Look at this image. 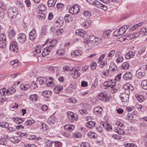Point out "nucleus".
I'll return each mask as SVG.
<instances>
[{"mask_svg":"<svg viewBox=\"0 0 147 147\" xmlns=\"http://www.w3.org/2000/svg\"><path fill=\"white\" fill-rule=\"evenodd\" d=\"M77 100L74 98H70L67 99V102H68L75 103Z\"/></svg>","mask_w":147,"mask_h":147,"instance_id":"603ef678","label":"nucleus"},{"mask_svg":"<svg viewBox=\"0 0 147 147\" xmlns=\"http://www.w3.org/2000/svg\"><path fill=\"white\" fill-rule=\"evenodd\" d=\"M95 123L93 121H90L87 123L86 126L87 127L90 129L93 128L95 125Z\"/></svg>","mask_w":147,"mask_h":147,"instance_id":"aec40b11","label":"nucleus"},{"mask_svg":"<svg viewBox=\"0 0 147 147\" xmlns=\"http://www.w3.org/2000/svg\"><path fill=\"white\" fill-rule=\"evenodd\" d=\"M57 0H49L47 2L48 6L52 7L54 6Z\"/></svg>","mask_w":147,"mask_h":147,"instance_id":"4be33fe9","label":"nucleus"},{"mask_svg":"<svg viewBox=\"0 0 147 147\" xmlns=\"http://www.w3.org/2000/svg\"><path fill=\"white\" fill-rule=\"evenodd\" d=\"M146 47H143L138 51V53L141 55L145 51Z\"/></svg>","mask_w":147,"mask_h":147,"instance_id":"e2e57ef3","label":"nucleus"},{"mask_svg":"<svg viewBox=\"0 0 147 147\" xmlns=\"http://www.w3.org/2000/svg\"><path fill=\"white\" fill-rule=\"evenodd\" d=\"M9 49L11 51L15 52H17L18 46L17 42L16 41L12 42L10 45Z\"/></svg>","mask_w":147,"mask_h":147,"instance_id":"423d86ee","label":"nucleus"},{"mask_svg":"<svg viewBox=\"0 0 147 147\" xmlns=\"http://www.w3.org/2000/svg\"><path fill=\"white\" fill-rule=\"evenodd\" d=\"M9 34L10 37H13L15 35V33L13 30H11L9 31Z\"/></svg>","mask_w":147,"mask_h":147,"instance_id":"49530a36","label":"nucleus"},{"mask_svg":"<svg viewBox=\"0 0 147 147\" xmlns=\"http://www.w3.org/2000/svg\"><path fill=\"white\" fill-rule=\"evenodd\" d=\"M18 39L19 42L23 43L26 39V36L24 34L21 33L19 34L18 36Z\"/></svg>","mask_w":147,"mask_h":147,"instance_id":"9b49d317","label":"nucleus"},{"mask_svg":"<svg viewBox=\"0 0 147 147\" xmlns=\"http://www.w3.org/2000/svg\"><path fill=\"white\" fill-rule=\"evenodd\" d=\"M83 14L87 18H89L91 16V13L87 11H84L83 12Z\"/></svg>","mask_w":147,"mask_h":147,"instance_id":"a19ab883","label":"nucleus"},{"mask_svg":"<svg viewBox=\"0 0 147 147\" xmlns=\"http://www.w3.org/2000/svg\"><path fill=\"white\" fill-rule=\"evenodd\" d=\"M10 140L11 142L14 143H17L19 141L16 137H11L10 138Z\"/></svg>","mask_w":147,"mask_h":147,"instance_id":"58836bf2","label":"nucleus"},{"mask_svg":"<svg viewBox=\"0 0 147 147\" xmlns=\"http://www.w3.org/2000/svg\"><path fill=\"white\" fill-rule=\"evenodd\" d=\"M39 10L42 12V11H45L46 10V8L45 5L43 4H40L39 6Z\"/></svg>","mask_w":147,"mask_h":147,"instance_id":"de8ad7c7","label":"nucleus"},{"mask_svg":"<svg viewBox=\"0 0 147 147\" xmlns=\"http://www.w3.org/2000/svg\"><path fill=\"white\" fill-rule=\"evenodd\" d=\"M137 99L140 102H142L144 99V97L142 95L137 94L136 95Z\"/></svg>","mask_w":147,"mask_h":147,"instance_id":"c9c22d12","label":"nucleus"},{"mask_svg":"<svg viewBox=\"0 0 147 147\" xmlns=\"http://www.w3.org/2000/svg\"><path fill=\"white\" fill-rule=\"evenodd\" d=\"M63 32V30L62 28H59L57 29L56 33L57 35H59Z\"/></svg>","mask_w":147,"mask_h":147,"instance_id":"13d9d810","label":"nucleus"},{"mask_svg":"<svg viewBox=\"0 0 147 147\" xmlns=\"http://www.w3.org/2000/svg\"><path fill=\"white\" fill-rule=\"evenodd\" d=\"M133 77V75L131 73L127 71L126 72L123 76V78L126 80H129L131 79Z\"/></svg>","mask_w":147,"mask_h":147,"instance_id":"ddd939ff","label":"nucleus"},{"mask_svg":"<svg viewBox=\"0 0 147 147\" xmlns=\"http://www.w3.org/2000/svg\"><path fill=\"white\" fill-rule=\"evenodd\" d=\"M56 121V118L53 117L49 118L47 121V122L50 125L55 123Z\"/></svg>","mask_w":147,"mask_h":147,"instance_id":"b1692460","label":"nucleus"},{"mask_svg":"<svg viewBox=\"0 0 147 147\" xmlns=\"http://www.w3.org/2000/svg\"><path fill=\"white\" fill-rule=\"evenodd\" d=\"M110 69L114 71L117 69V67L116 65L114 63H111L110 65Z\"/></svg>","mask_w":147,"mask_h":147,"instance_id":"7c9ffc66","label":"nucleus"},{"mask_svg":"<svg viewBox=\"0 0 147 147\" xmlns=\"http://www.w3.org/2000/svg\"><path fill=\"white\" fill-rule=\"evenodd\" d=\"M37 16L38 18L40 20L43 19L45 17V14L41 11H40L38 13Z\"/></svg>","mask_w":147,"mask_h":147,"instance_id":"2f4dec72","label":"nucleus"},{"mask_svg":"<svg viewBox=\"0 0 147 147\" xmlns=\"http://www.w3.org/2000/svg\"><path fill=\"white\" fill-rule=\"evenodd\" d=\"M141 85L142 87L145 90H147V80H144L141 82Z\"/></svg>","mask_w":147,"mask_h":147,"instance_id":"bb28decb","label":"nucleus"},{"mask_svg":"<svg viewBox=\"0 0 147 147\" xmlns=\"http://www.w3.org/2000/svg\"><path fill=\"white\" fill-rule=\"evenodd\" d=\"M64 53V51L63 50L59 49L56 52V54L58 55H61Z\"/></svg>","mask_w":147,"mask_h":147,"instance_id":"bf43d9fd","label":"nucleus"},{"mask_svg":"<svg viewBox=\"0 0 147 147\" xmlns=\"http://www.w3.org/2000/svg\"><path fill=\"white\" fill-rule=\"evenodd\" d=\"M123 88L124 89H128L132 91L134 90V87L131 85H129V86H127V85H125L123 86Z\"/></svg>","mask_w":147,"mask_h":147,"instance_id":"3c124183","label":"nucleus"},{"mask_svg":"<svg viewBox=\"0 0 147 147\" xmlns=\"http://www.w3.org/2000/svg\"><path fill=\"white\" fill-rule=\"evenodd\" d=\"M42 128L43 130L46 131L48 129V127L47 125L45 123H42Z\"/></svg>","mask_w":147,"mask_h":147,"instance_id":"6e6d98bb","label":"nucleus"},{"mask_svg":"<svg viewBox=\"0 0 147 147\" xmlns=\"http://www.w3.org/2000/svg\"><path fill=\"white\" fill-rule=\"evenodd\" d=\"M13 120L17 124H20L22 123L24 121V119L22 118H13Z\"/></svg>","mask_w":147,"mask_h":147,"instance_id":"a211bd4d","label":"nucleus"},{"mask_svg":"<svg viewBox=\"0 0 147 147\" xmlns=\"http://www.w3.org/2000/svg\"><path fill=\"white\" fill-rule=\"evenodd\" d=\"M81 147H90L89 144L87 142L82 143L80 145Z\"/></svg>","mask_w":147,"mask_h":147,"instance_id":"052dcab7","label":"nucleus"},{"mask_svg":"<svg viewBox=\"0 0 147 147\" xmlns=\"http://www.w3.org/2000/svg\"><path fill=\"white\" fill-rule=\"evenodd\" d=\"M96 66L97 64L96 62L92 63L90 65L91 68L92 70L94 69L96 67Z\"/></svg>","mask_w":147,"mask_h":147,"instance_id":"4d7b16f0","label":"nucleus"},{"mask_svg":"<svg viewBox=\"0 0 147 147\" xmlns=\"http://www.w3.org/2000/svg\"><path fill=\"white\" fill-rule=\"evenodd\" d=\"M80 69L79 67H76L71 68V74L75 79L78 78L80 76V73L78 72Z\"/></svg>","mask_w":147,"mask_h":147,"instance_id":"7ed1b4c3","label":"nucleus"},{"mask_svg":"<svg viewBox=\"0 0 147 147\" xmlns=\"http://www.w3.org/2000/svg\"><path fill=\"white\" fill-rule=\"evenodd\" d=\"M52 94V92L50 91H45L42 93V95L45 97L47 98L49 97Z\"/></svg>","mask_w":147,"mask_h":147,"instance_id":"c756f323","label":"nucleus"},{"mask_svg":"<svg viewBox=\"0 0 147 147\" xmlns=\"http://www.w3.org/2000/svg\"><path fill=\"white\" fill-rule=\"evenodd\" d=\"M69 11L71 14H78L80 11L79 6L78 4H75L72 7L70 8Z\"/></svg>","mask_w":147,"mask_h":147,"instance_id":"20e7f679","label":"nucleus"},{"mask_svg":"<svg viewBox=\"0 0 147 147\" xmlns=\"http://www.w3.org/2000/svg\"><path fill=\"white\" fill-rule=\"evenodd\" d=\"M6 143V140L5 138H0V144L5 145Z\"/></svg>","mask_w":147,"mask_h":147,"instance_id":"09e8293b","label":"nucleus"},{"mask_svg":"<svg viewBox=\"0 0 147 147\" xmlns=\"http://www.w3.org/2000/svg\"><path fill=\"white\" fill-rule=\"evenodd\" d=\"M115 52V50H112L108 54V56L110 59H111L112 57L114 55Z\"/></svg>","mask_w":147,"mask_h":147,"instance_id":"37998d69","label":"nucleus"},{"mask_svg":"<svg viewBox=\"0 0 147 147\" xmlns=\"http://www.w3.org/2000/svg\"><path fill=\"white\" fill-rule=\"evenodd\" d=\"M34 121L32 119H29L27 121L25 122V124L27 125H30L34 123Z\"/></svg>","mask_w":147,"mask_h":147,"instance_id":"c03bdc74","label":"nucleus"},{"mask_svg":"<svg viewBox=\"0 0 147 147\" xmlns=\"http://www.w3.org/2000/svg\"><path fill=\"white\" fill-rule=\"evenodd\" d=\"M49 70L53 73L55 72L58 70V68L55 67L50 66L49 67Z\"/></svg>","mask_w":147,"mask_h":147,"instance_id":"a18cd8bd","label":"nucleus"},{"mask_svg":"<svg viewBox=\"0 0 147 147\" xmlns=\"http://www.w3.org/2000/svg\"><path fill=\"white\" fill-rule=\"evenodd\" d=\"M65 127L67 130L71 131L74 128V126L73 125H65Z\"/></svg>","mask_w":147,"mask_h":147,"instance_id":"4c0bfd02","label":"nucleus"},{"mask_svg":"<svg viewBox=\"0 0 147 147\" xmlns=\"http://www.w3.org/2000/svg\"><path fill=\"white\" fill-rule=\"evenodd\" d=\"M91 24L90 20L86 21L83 22V25L85 28H87L90 26Z\"/></svg>","mask_w":147,"mask_h":147,"instance_id":"72a5a7b5","label":"nucleus"},{"mask_svg":"<svg viewBox=\"0 0 147 147\" xmlns=\"http://www.w3.org/2000/svg\"><path fill=\"white\" fill-rule=\"evenodd\" d=\"M20 88L23 90H25L29 89L30 86L28 84L24 85V84H22L20 85Z\"/></svg>","mask_w":147,"mask_h":147,"instance_id":"c85d7f7f","label":"nucleus"},{"mask_svg":"<svg viewBox=\"0 0 147 147\" xmlns=\"http://www.w3.org/2000/svg\"><path fill=\"white\" fill-rule=\"evenodd\" d=\"M109 82H105L104 84V86L106 87H110L111 89V92L112 93H114L116 92L117 91V89L116 88L115 86V85H110L109 84Z\"/></svg>","mask_w":147,"mask_h":147,"instance_id":"39448f33","label":"nucleus"},{"mask_svg":"<svg viewBox=\"0 0 147 147\" xmlns=\"http://www.w3.org/2000/svg\"><path fill=\"white\" fill-rule=\"evenodd\" d=\"M0 7L3 10H4L6 9V6L5 4L3 3H0Z\"/></svg>","mask_w":147,"mask_h":147,"instance_id":"69168bd1","label":"nucleus"},{"mask_svg":"<svg viewBox=\"0 0 147 147\" xmlns=\"http://www.w3.org/2000/svg\"><path fill=\"white\" fill-rule=\"evenodd\" d=\"M119 53H116L115 54L116 55L118 56L116 60V62L117 63H121L123 60V57L121 55H119Z\"/></svg>","mask_w":147,"mask_h":147,"instance_id":"6ab92c4d","label":"nucleus"},{"mask_svg":"<svg viewBox=\"0 0 147 147\" xmlns=\"http://www.w3.org/2000/svg\"><path fill=\"white\" fill-rule=\"evenodd\" d=\"M143 24V23L142 22H140L138 24H136L133 26L132 28H130V30H131L132 31H133L136 29L139 26H141Z\"/></svg>","mask_w":147,"mask_h":147,"instance_id":"f704fd0d","label":"nucleus"},{"mask_svg":"<svg viewBox=\"0 0 147 147\" xmlns=\"http://www.w3.org/2000/svg\"><path fill=\"white\" fill-rule=\"evenodd\" d=\"M129 96L128 94H125L122 93L120 95V97L122 100L124 102H127L128 100Z\"/></svg>","mask_w":147,"mask_h":147,"instance_id":"4468645a","label":"nucleus"},{"mask_svg":"<svg viewBox=\"0 0 147 147\" xmlns=\"http://www.w3.org/2000/svg\"><path fill=\"white\" fill-rule=\"evenodd\" d=\"M111 32V31L109 30L105 31L102 34L103 37L105 38H108L110 36Z\"/></svg>","mask_w":147,"mask_h":147,"instance_id":"5701e85b","label":"nucleus"},{"mask_svg":"<svg viewBox=\"0 0 147 147\" xmlns=\"http://www.w3.org/2000/svg\"><path fill=\"white\" fill-rule=\"evenodd\" d=\"M102 111V109L101 107H98L95 108L94 109V112L95 114H100Z\"/></svg>","mask_w":147,"mask_h":147,"instance_id":"a878e982","label":"nucleus"},{"mask_svg":"<svg viewBox=\"0 0 147 147\" xmlns=\"http://www.w3.org/2000/svg\"><path fill=\"white\" fill-rule=\"evenodd\" d=\"M64 19L65 22H69L72 21L73 18L70 15L66 14L64 17Z\"/></svg>","mask_w":147,"mask_h":147,"instance_id":"393cba45","label":"nucleus"},{"mask_svg":"<svg viewBox=\"0 0 147 147\" xmlns=\"http://www.w3.org/2000/svg\"><path fill=\"white\" fill-rule=\"evenodd\" d=\"M9 126V124L6 122H1L0 123V126L1 127L6 128L8 127Z\"/></svg>","mask_w":147,"mask_h":147,"instance_id":"79ce46f5","label":"nucleus"},{"mask_svg":"<svg viewBox=\"0 0 147 147\" xmlns=\"http://www.w3.org/2000/svg\"><path fill=\"white\" fill-rule=\"evenodd\" d=\"M128 28V26L127 25H124L123 26L121 27L119 29V30L120 31L121 35H123L126 32V30Z\"/></svg>","mask_w":147,"mask_h":147,"instance_id":"dca6fc26","label":"nucleus"},{"mask_svg":"<svg viewBox=\"0 0 147 147\" xmlns=\"http://www.w3.org/2000/svg\"><path fill=\"white\" fill-rule=\"evenodd\" d=\"M37 80H38L40 84H45L47 80L46 78L43 77L38 78Z\"/></svg>","mask_w":147,"mask_h":147,"instance_id":"e433bc0d","label":"nucleus"},{"mask_svg":"<svg viewBox=\"0 0 147 147\" xmlns=\"http://www.w3.org/2000/svg\"><path fill=\"white\" fill-rule=\"evenodd\" d=\"M113 34L114 36H117L121 35L119 29L115 31L114 32Z\"/></svg>","mask_w":147,"mask_h":147,"instance_id":"5fc2aeb1","label":"nucleus"},{"mask_svg":"<svg viewBox=\"0 0 147 147\" xmlns=\"http://www.w3.org/2000/svg\"><path fill=\"white\" fill-rule=\"evenodd\" d=\"M41 49L40 46L36 47L35 49V51L37 53H40L41 52Z\"/></svg>","mask_w":147,"mask_h":147,"instance_id":"774afa93","label":"nucleus"},{"mask_svg":"<svg viewBox=\"0 0 147 147\" xmlns=\"http://www.w3.org/2000/svg\"><path fill=\"white\" fill-rule=\"evenodd\" d=\"M38 97V96L36 94H33L31 95L30 96V100L32 101H36Z\"/></svg>","mask_w":147,"mask_h":147,"instance_id":"473e14b6","label":"nucleus"},{"mask_svg":"<svg viewBox=\"0 0 147 147\" xmlns=\"http://www.w3.org/2000/svg\"><path fill=\"white\" fill-rule=\"evenodd\" d=\"M67 115L69 120L72 122L74 121L78 117L77 116L74 115L73 113L71 112H68Z\"/></svg>","mask_w":147,"mask_h":147,"instance_id":"1a4fd4ad","label":"nucleus"},{"mask_svg":"<svg viewBox=\"0 0 147 147\" xmlns=\"http://www.w3.org/2000/svg\"><path fill=\"white\" fill-rule=\"evenodd\" d=\"M89 40L93 44H97L100 41V39L93 35L90 36L89 38Z\"/></svg>","mask_w":147,"mask_h":147,"instance_id":"6e6552de","label":"nucleus"},{"mask_svg":"<svg viewBox=\"0 0 147 147\" xmlns=\"http://www.w3.org/2000/svg\"><path fill=\"white\" fill-rule=\"evenodd\" d=\"M6 92L5 88H3L0 90V96L4 95Z\"/></svg>","mask_w":147,"mask_h":147,"instance_id":"680f3d73","label":"nucleus"},{"mask_svg":"<svg viewBox=\"0 0 147 147\" xmlns=\"http://www.w3.org/2000/svg\"><path fill=\"white\" fill-rule=\"evenodd\" d=\"M145 74L144 70L143 69H141V68L137 70L136 71V75L139 78H141Z\"/></svg>","mask_w":147,"mask_h":147,"instance_id":"9d476101","label":"nucleus"},{"mask_svg":"<svg viewBox=\"0 0 147 147\" xmlns=\"http://www.w3.org/2000/svg\"><path fill=\"white\" fill-rule=\"evenodd\" d=\"M54 47V45H50L49 46H48L45 47L44 49V51L47 52L48 53L51 52L53 50Z\"/></svg>","mask_w":147,"mask_h":147,"instance_id":"412c9836","label":"nucleus"},{"mask_svg":"<svg viewBox=\"0 0 147 147\" xmlns=\"http://www.w3.org/2000/svg\"><path fill=\"white\" fill-rule=\"evenodd\" d=\"M7 13L11 18H16L18 14V9L16 7H11L8 10Z\"/></svg>","mask_w":147,"mask_h":147,"instance_id":"f257e3e1","label":"nucleus"},{"mask_svg":"<svg viewBox=\"0 0 147 147\" xmlns=\"http://www.w3.org/2000/svg\"><path fill=\"white\" fill-rule=\"evenodd\" d=\"M29 37L30 40H34L36 37V31L34 30H32L29 33Z\"/></svg>","mask_w":147,"mask_h":147,"instance_id":"f8f14e48","label":"nucleus"},{"mask_svg":"<svg viewBox=\"0 0 147 147\" xmlns=\"http://www.w3.org/2000/svg\"><path fill=\"white\" fill-rule=\"evenodd\" d=\"M136 107L139 110L142 112L144 109H142L143 106L141 105H136Z\"/></svg>","mask_w":147,"mask_h":147,"instance_id":"338daca9","label":"nucleus"},{"mask_svg":"<svg viewBox=\"0 0 147 147\" xmlns=\"http://www.w3.org/2000/svg\"><path fill=\"white\" fill-rule=\"evenodd\" d=\"M63 89V87L60 85H57L54 89V91L55 92L58 93L59 91Z\"/></svg>","mask_w":147,"mask_h":147,"instance_id":"cd10ccee","label":"nucleus"},{"mask_svg":"<svg viewBox=\"0 0 147 147\" xmlns=\"http://www.w3.org/2000/svg\"><path fill=\"white\" fill-rule=\"evenodd\" d=\"M135 53L132 51H129L127 52L125 56V58L128 59L130 58L133 57L135 55Z\"/></svg>","mask_w":147,"mask_h":147,"instance_id":"2eb2a0df","label":"nucleus"},{"mask_svg":"<svg viewBox=\"0 0 147 147\" xmlns=\"http://www.w3.org/2000/svg\"><path fill=\"white\" fill-rule=\"evenodd\" d=\"M6 40H0V47L1 48H4L6 47Z\"/></svg>","mask_w":147,"mask_h":147,"instance_id":"ea45409f","label":"nucleus"},{"mask_svg":"<svg viewBox=\"0 0 147 147\" xmlns=\"http://www.w3.org/2000/svg\"><path fill=\"white\" fill-rule=\"evenodd\" d=\"M54 145L55 147H60L61 146V143L59 141H55Z\"/></svg>","mask_w":147,"mask_h":147,"instance_id":"0e129e2a","label":"nucleus"},{"mask_svg":"<svg viewBox=\"0 0 147 147\" xmlns=\"http://www.w3.org/2000/svg\"><path fill=\"white\" fill-rule=\"evenodd\" d=\"M123 68L124 69H128L129 67V64L127 62L124 63L123 64Z\"/></svg>","mask_w":147,"mask_h":147,"instance_id":"864d4df0","label":"nucleus"},{"mask_svg":"<svg viewBox=\"0 0 147 147\" xmlns=\"http://www.w3.org/2000/svg\"><path fill=\"white\" fill-rule=\"evenodd\" d=\"M82 52L80 50H76L71 53V55L72 56L76 57L77 56H80L81 55Z\"/></svg>","mask_w":147,"mask_h":147,"instance_id":"f3484780","label":"nucleus"},{"mask_svg":"<svg viewBox=\"0 0 147 147\" xmlns=\"http://www.w3.org/2000/svg\"><path fill=\"white\" fill-rule=\"evenodd\" d=\"M76 34L77 35L82 37L83 38H86L88 36L87 33L83 30H77L76 31Z\"/></svg>","mask_w":147,"mask_h":147,"instance_id":"0eeeda50","label":"nucleus"},{"mask_svg":"<svg viewBox=\"0 0 147 147\" xmlns=\"http://www.w3.org/2000/svg\"><path fill=\"white\" fill-rule=\"evenodd\" d=\"M63 69L64 71H71V68L68 66L65 65L63 67Z\"/></svg>","mask_w":147,"mask_h":147,"instance_id":"8fccbe9b","label":"nucleus"},{"mask_svg":"<svg viewBox=\"0 0 147 147\" xmlns=\"http://www.w3.org/2000/svg\"><path fill=\"white\" fill-rule=\"evenodd\" d=\"M98 98L101 100L107 101L110 100L111 96L109 94H107L105 92H101L98 94L97 96Z\"/></svg>","mask_w":147,"mask_h":147,"instance_id":"f03ea898","label":"nucleus"}]
</instances>
